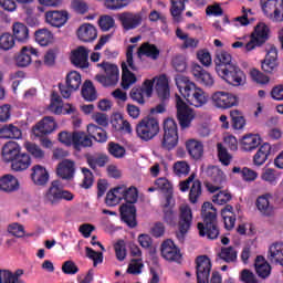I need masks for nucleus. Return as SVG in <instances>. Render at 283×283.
<instances>
[{
	"instance_id": "1",
	"label": "nucleus",
	"mask_w": 283,
	"mask_h": 283,
	"mask_svg": "<svg viewBox=\"0 0 283 283\" xmlns=\"http://www.w3.org/2000/svg\"><path fill=\"white\" fill-rule=\"evenodd\" d=\"M201 219L203 222L197 223L199 237L210 241L218 240L220 235V227L218 224V210L210 201L203 202L201 206Z\"/></svg>"
},
{
	"instance_id": "2",
	"label": "nucleus",
	"mask_w": 283,
	"mask_h": 283,
	"mask_svg": "<svg viewBox=\"0 0 283 283\" xmlns=\"http://www.w3.org/2000/svg\"><path fill=\"white\" fill-rule=\"evenodd\" d=\"M2 158L4 163L11 164V169L15 172H22L31 166V157L27 153L21 151V147L15 142H8L2 149Z\"/></svg>"
},
{
	"instance_id": "3",
	"label": "nucleus",
	"mask_w": 283,
	"mask_h": 283,
	"mask_svg": "<svg viewBox=\"0 0 283 283\" xmlns=\"http://www.w3.org/2000/svg\"><path fill=\"white\" fill-rule=\"evenodd\" d=\"M177 90H179V94L186 98L189 105L195 108H201L208 103L205 92L186 76L177 78Z\"/></svg>"
},
{
	"instance_id": "4",
	"label": "nucleus",
	"mask_w": 283,
	"mask_h": 283,
	"mask_svg": "<svg viewBox=\"0 0 283 283\" xmlns=\"http://www.w3.org/2000/svg\"><path fill=\"white\" fill-rule=\"evenodd\" d=\"M126 203H123L119 208L120 218L130 229L137 227V209L135 203L138 201V191L136 187L126 188L125 195L123 196Z\"/></svg>"
},
{
	"instance_id": "5",
	"label": "nucleus",
	"mask_w": 283,
	"mask_h": 283,
	"mask_svg": "<svg viewBox=\"0 0 283 283\" xmlns=\"http://www.w3.org/2000/svg\"><path fill=\"white\" fill-rule=\"evenodd\" d=\"M63 200L67 202L73 201L74 193L63 189L59 180H53L43 195V202L45 206L57 207Z\"/></svg>"
},
{
	"instance_id": "6",
	"label": "nucleus",
	"mask_w": 283,
	"mask_h": 283,
	"mask_svg": "<svg viewBox=\"0 0 283 283\" xmlns=\"http://www.w3.org/2000/svg\"><path fill=\"white\" fill-rule=\"evenodd\" d=\"M160 148L164 151H174L179 144L178 124L174 118H166L164 120V135L159 140Z\"/></svg>"
},
{
	"instance_id": "7",
	"label": "nucleus",
	"mask_w": 283,
	"mask_h": 283,
	"mask_svg": "<svg viewBox=\"0 0 283 283\" xmlns=\"http://www.w3.org/2000/svg\"><path fill=\"white\" fill-rule=\"evenodd\" d=\"M271 39V28L264 22H258L250 34V40L244 45L245 52L262 48Z\"/></svg>"
},
{
	"instance_id": "8",
	"label": "nucleus",
	"mask_w": 283,
	"mask_h": 283,
	"mask_svg": "<svg viewBox=\"0 0 283 283\" xmlns=\"http://www.w3.org/2000/svg\"><path fill=\"white\" fill-rule=\"evenodd\" d=\"M160 133V126L157 118L144 117L136 127L138 138L145 143L155 139Z\"/></svg>"
},
{
	"instance_id": "9",
	"label": "nucleus",
	"mask_w": 283,
	"mask_h": 283,
	"mask_svg": "<svg viewBox=\"0 0 283 283\" xmlns=\"http://www.w3.org/2000/svg\"><path fill=\"white\" fill-rule=\"evenodd\" d=\"M175 108H177V122L181 130L189 129L196 118V113L178 94L175 95Z\"/></svg>"
},
{
	"instance_id": "10",
	"label": "nucleus",
	"mask_w": 283,
	"mask_h": 283,
	"mask_svg": "<svg viewBox=\"0 0 283 283\" xmlns=\"http://www.w3.org/2000/svg\"><path fill=\"white\" fill-rule=\"evenodd\" d=\"M98 67H102L105 72V75H96V81L102 83L105 87H111L116 85L119 81V69L116 64L109 62H102L98 64Z\"/></svg>"
},
{
	"instance_id": "11",
	"label": "nucleus",
	"mask_w": 283,
	"mask_h": 283,
	"mask_svg": "<svg viewBox=\"0 0 283 283\" xmlns=\"http://www.w3.org/2000/svg\"><path fill=\"white\" fill-rule=\"evenodd\" d=\"M260 6L264 15L272 21H283V0H260Z\"/></svg>"
},
{
	"instance_id": "12",
	"label": "nucleus",
	"mask_w": 283,
	"mask_h": 283,
	"mask_svg": "<svg viewBox=\"0 0 283 283\" xmlns=\"http://www.w3.org/2000/svg\"><path fill=\"white\" fill-rule=\"evenodd\" d=\"M196 178V174H191L188 179L179 182V190L181 192H187L190 188V195H188V198L190 200V203L196 205L198 202V199L202 196V182ZM192 186L190 187V185Z\"/></svg>"
},
{
	"instance_id": "13",
	"label": "nucleus",
	"mask_w": 283,
	"mask_h": 283,
	"mask_svg": "<svg viewBox=\"0 0 283 283\" xmlns=\"http://www.w3.org/2000/svg\"><path fill=\"white\" fill-rule=\"evenodd\" d=\"M219 76H221L223 81L228 82V85H232L233 87H240V85H243L247 80L245 73L237 63L228 66L227 70H224L222 73H219Z\"/></svg>"
},
{
	"instance_id": "14",
	"label": "nucleus",
	"mask_w": 283,
	"mask_h": 283,
	"mask_svg": "<svg viewBox=\"0 0 283 283\" xmlns=\"http://www.w3.org/2000/svg\"><path fill=\"white\" fill-rule=\"evenodd\" d=\"M82 83V76L77 71H71L66 75L65 84L60 83L59 90L63 98H70L72 92H77Z\"/></svg>"
},
{
	"instance_id": "15",
	"label": "nucleus",
	"mask_w": 283,
	"mask_h": 283,
	"mask_svg": "<svg viewBox=\"0 0 283 283\" xmlns=\"http://www.w3.org/2000/svg\"><path fill=\"white\" fill-rule=\"evenodd\" d=\"M212 105L219 109H230L239 105V98L232 93L218 91L212 93Z\"/></svg>"
},
{
	"instance_id": "16",
	"label": "nucleus",
	"mask_w": 283,
	"mask_h": 283,
	"mask_svg": "<svg viewBox=\"0 0 283 283\" xmlns=\"http://www.w3.org/2000/svg\"><path fill=\"white\" fill-rule=\"evenodd\" d=\"M154 85L155 80H145L142 86H135L132 88L129 94L130 98L135 101V103H138V105L144 106L146 103L145 96H147V98L153 96Z\"/></svg>"
},
{
	"instance_id": "17",
	"label": "nucleus",
	"mask_w": 283,
	"mask_h": 283,
	"mask_svg": "<svg viewBox=\"0 0 283 283\" xmlns=\"http://www.w3.org/2000/svg\"><path fill=\"white\" fill-rule=\"evenodd\" d=\"M57 129V123L52 116H45L40 122L35 124L32 132L38 138L46 137L53 134Z\"/></svg>"
},
{
	"instance_id": "18",
	"label": "nucleus",
	"mask_w": 283,
	"mask_h": 283,
	"mask_svg": "<svg viewBox=\"0 0 283 283\" xmlns=\"http://www.w3.org/2000/svg\"><path fill=\"white\" fill-rule=\"evenodd\" d=\"M193 222V213L190 206L179 207V221H177V228L179 229V235L184 238L191 229Z\"/></svg>"
},
{
	"instance_id": "19",
	"label": "nucleus",
	"mask_w": 283,
	"mask_h": 283,
	"mask_svg": "<svg viewBox=\"0 0 283 283\" xmlns=\"http://www.w3.org/2000/svg\"><path fill=\"white\" fill-rule=\"evenodd\" d=\"M197 263V283H209L212 263L208 255H199L195 260Z\"/></svg>"
},
{
	"instance_id": "20",
	"label": "nucleus",
	"mask_w": 283,
	"mask_h": 283,
	"mask_svg": "<svg viewBox=\"0 0 283 283\" xmlns=\"http://www.w3.org/2000/svg\"><path fill=\"white\" fill-rule=\"evenodd\" d=\"M116 18L120 22L125 32H130V30L137 29L143 23L142 14L130 11L118 13Z\"/></svg>"
},
{
	"instance_id": "21",
	"label": "nucleus",
	"mask_w": 283,
	"mask_h": 283,
	"mask_svg": "<svg viewBox=\"0 0 283 283\" xmlns=\"http://www.w3.org/2000/svg\"><path fill=\"white\" fill-rule=\"evenodd\" d=\"M279 50L274 44H271L266 51L264 60L261 61V70L265 74H273L279 67Z\"/></svg>"
},
{
	"instance_id": "22",
	"label": "nucleus",
	"mask_w": 283,
	"mask_h": 283,
	"mask_svg": "<svg viewBox=\"0 0 283 283\" xmlns=\"http://www.w3.org/2000/svg\"><path fill=\"white\" fill-rule=\"evenodd\" d=\"M161 258L168 262L180 263L182 254L176 243L171 239H167L161 243Z\"/></svg>"
},
{
	"instance_id": "23",
	"label": "nucleus",
	"mask_w": 283,
	"mask_h": 283,
	"mask_svg": "<svg viewBox=\"0 0 283 283\" xmlns=\"http://www.w3.org/2000/svg\"><path fill=\"white\" fill-rule=\"evenodd\" d=\"M88 54L90 51L85 46H78L72 51L71 63H73L75 67L86 70L88 67Z\"/></svg>"
},
{
	"instance_id": "24",
	"label": "nucleus",
	"mask_w": 283,
	"mask_h": 283,
	"mask_svg": "<svg viewBox=\"0 0 283 283\" xmlns=\"http://www.w3.org/2000/svg\"><path fill=\"white\" fill-rule=\"evenodd\" d=\"M75 163L71 159L62 160L56 168V175L62 180H72L75 176Z\"/></svg>"
},
{
	"instance_id": "25",
	"label": "nucleus",
	"mask_w": 283,
	"mask_h": 283,
	"mask_svg": "<svg viewBox=\"0 0 283 283\" xmlns=\"http://www.w3.org/2000/svg\"><path fill=\"white\" fill-rule=\"evenodd\" d=\"M69 18V12L64 10H50L45 12V21L56 28L63 27L67 22Z\"/></svg>"
},
{
	"instance_id": "26",
	"label": "nucleus",
	"mask_w": 283,
	"mask_h": 283,
	"mask_svg": "<svg viewBox=\"0 0 283 283\" xmlns=\"http://www.w3.org/2000/svg\"><path fill=\"white\" fill-rule=\"evenodd\" d=\"M233 63L232 55L227 51H221L217 53V56L214 57V70L217 71V74H221L224 70L232 66Z\"/></svg>"
},
{
	"instance_id": "27",
	"label": "nucleus",
	"mask_w": 283,
	"mask_h": 283,
	"mask_svg": "<svg viewBox=\"0 0 283 283\" xmlns=\"http://www.w3.org/2000/svg\"><path fill=\"white\" fill-rule=\"evenodd\" d=\"M72 144L76 151H81L82 148H92L93 140L85 132H74L72 134Z\"/></svg>"
},
{
	"instance_id": "28",
	"label": "nucleus",
	"mask_w": 283,
	"mask_h": 283,
	"mask_svg": "<svg viewBox=\"0 0 283 283\" xmlns=\"http://www.w3.org/2000/svg\"><path fill=\"white\" fill-rule=\"evenodd\" d=\"M266 259L271 264L283 266V243H272L269 247Z\"/></svg>"
},
{
	"instance_id": "29",
	"label": "nucleus",
	"mask_w": 283,
	"mask_h": 283,
	"mask_svg": "<svg viewBox=\"0 0 283 283\" xmlns=\"http://www.w3.org/2000/svg\"><path fill=\"white\" fill-rule=\"evenodd\" d=\"M77 36L83 43H92L97 39V29L91 23H84L77 29Z\"/></svg>"
},
{
	"instance_id": "30",
	"label": "nucleus",
	"mask_w": 283,
	"mask_h": 283,
	"mask_svg": "<svg viewBox=\"0 0 283 283\" xmlns=\"http://www.w3.org/2000/svg\"><path fill=\"white\" fill-rule=\"evenodd\" d=\"M192 76H195L201 85H206V87H212L214 84L212 75L203 70L199 64H195V66H192Z\"/></svg>"
},
{
	"instance_id": "31",
	"label": "nucleus",
	"mask_w": 283,
	"mask_h": 283,
	"mask_svg": "<svg viewBox=\"0 0 283 283\" xmlns=\"http://www.w3.org/2000/svg\"><path fill=\"white\" fill-rule=\"evenodd\" d=\"M38 56V50L33 48L23 46L21 52L15 57L18 67H28L32 63L31 56Z\"/></svg>"
},
{
	"instance_id": "32",
	"label": "nucleus",
	"mask_w": 283,
	"mask_h": 283,
	"mask_svg": "<svg viewBox=\"0 0 283 283\" xmlns=\"http://www.w3.org/2000/svg\"><path fill=\"white\" fill-rule=\"evenodd\" d=\"M155 90L157 91V96L159 101L168 102L170 98V86L167 75H160L157 78V84H155Z\"/></svg>"
},
{
	"instance_id": "33",
	"label": "nucleus",
	"mask_w": 283,
	"mask_h": 283,
	"mask_svg": "<svg viewBox=\"0 0 283 283\" xmlns=\"http://www.w3.org/2000/svg\"><path fill=\"white\" fill-rule=\"evenodd\" d=\"M255 207L262 217L271 218L274 216V206L271 205L268 195L258 197Z\"/></svg>"
},
{
	"instance_id": "34",
	"label": "nucleus",
	"mask_w": 283,
	"mask_h": 283,
	"mask_svg": "<svg viewBox=\"0 0 283 283\" xmlns=\"http://www.w3.org/2000/svg\"><path fill=\"white\" fill-rule=\"evenodd\" d=\"M137 54L139 59H142V56H146L147 59H151V61H158L160 50L156 46V44L145 42L139 46Z\"/></svg>"
},
{
	"instance_id": "35",
	"label": "nucleus",
	"mask_w": 283,
	"mask_h": 283,
	"mask_svg": "<svg viewBox=\"0 0 283 283\" xmlns=\"http://www.w3.org/2000/svg\"><path fill=\"white\" fill-rule=\"evenodd\" d=\"M20 184L13 175L7 174L0 178V190L7 193L18 191Z\"/></svg>"
},
{
	"instance_id": "36",
	"label": "nucleus",
	"mask_w": 283,
	"mask_h": 283,
	"mask_svg": "<svg viewBox=\"0 0 283 283\" xmlns=\"http://www.w3.org/2000/svg\"><path fill=\"white\" fill-rule=\"evenodd\" d=\"M155 187H157V191L166 196L167 206H169V201L174 199V187L171 182L167 178L160 177L155 180Z\"/></svg>"
},
{
	"instance_id": "37",
	"label": "nucleus",
	"mask_w": 283,
	"mask_h": 283,
	"mask_svg": "<svg viewBox=\"0 0 283 283\" xmlns=\"http://www.w3.org/2000/svg\"><path fill=\"white\" fill-rule=\"evenodd\" d=\"M32 174H31V179L33 180L34 185L43 187L48 184L50 176L48 170L41 166V165H35L32 168Z\"/></svg>"
},
{
	"instance_id": "38",
	"label": "nucleus",
	"mask_w": 283,
	"mask_h": 283,
	"mask_svg": "<svg viewBox=\"0 0 283 283\" xmlns=\"http://www.w3.org/2000/svg\"><path fill=\"white\" fill-rule=\"evenodd\" d=\"M87 165L92 170H96L97 168H104L109 163V157L106 154H94L86 155Z\"/></svg>"
},
{
	"instance_id": "39",
	"label": "nucleus",
	"mask_w": 283,
	"mask_h": 283,
	"mask_svg": "<svg viewBox=\"0 0 283 283\" xmlns=\"http://www.w3.org/2000/svg\"><path fill=\"white\" fill-rule=\"evenodd\" d=\"M260 145L261 137L259 135L249 134L244 135L241 139V149L247 153L255 150Z\"/></svg>"
},
{
	"instance_id": "40",
	"label": "nucleus",
	"mask_w": 283,
	"mask_h": 283,
	"mask_svg": "<svg viewBox=\"0 0 283 283\" xmlns=\"http://www.w3.org/2000/svg\"><path fill=\"white\" fill-rule=\"evenodd\" d=\"M271 151H272V147L269 143H264L263 145H261L253 156L254 166H258V167L263 166L269 159Z\"/></svg>"
},
{
	"instance_id": "41",
	"label": "nucleus",
	"mask_w": 283,
	"mask_h": 283,
	"mask_svg": "<svg viewBox=\"0 0 283 283\" xmlns=\"http://www.w3.org/2000/svg\"><path fill=\"white\" fill-rule=\"evenodd\" d=\"M87 134L91 139H94L99 144H105L108 139L106 130L95 124H90L87 126Z\"/></svg>"
},
{
	"instance_id": "42",
	"label": "nucleus",
	"mask_w": 283,
	"mask_h": 283,
	"mask_svg": "<svg viewBox=\"0 0 283 283\" xmlns=\"http://www.w3.org/2000/svg\"><path fill=\"white\" fill-rule=\"evenodd\" d=\"M22 132L13 124H6L0 128V139H21Z\"/></svg>"
},
{
	"instance_id": "43",
	"label": "nucleus",
	"mask_w": 283,
	"mask_h": 283,
	"mask_svg": "<svg viewBox=\"0 0 283 283\" xmlns=\"http://www.w3.org/2000/svg\"><path fill=\"white\" fill-rule=\"evenodd\" d=\"M186 150H188V155H190L195 160H200L203 156V145L201 142L196 139L186 142Z\"/></svg>"
},
{
	"instance_id": "44",
	"label": "nucleus",
	"mask_w": 283,
	"mask_h": 283,
	"mask_svg": "<svg viewBox=\"0 0 283 283\" xmlns=\"http://www.w3.org/2000/svg\"><path fill=\"white\" fill-rule=\"evenodd\" d=\"M122 87L123 90H129L132 85H135L137 83L136 75L129 70L126 62L122 63Z\"/></svg>"
},
{
	"instance_id": "45",
	"label": "nucleus",
	"mask_w": 283,
	"mask_h": 283,
	"mask_svg": "<svg viewBox=\"0 0 283 283\" xmlns=\"http://www.w3.org/2000/svg\"><path fill=\"white\" fill-rule=\"evenodd\" d=\"M13 39L19 41V43H27L29 39V29L22 22H14L12 25Z\"/></svg>"
},
{
	"instance_id": "46",
	"label": "nucleus",
	"mask_w": 283,
	"mask_h": 283,
	"mask_svg": "<svg viewBox=\"0 0 283 283\" xmlns=\"http://www.w3.org/2000/svg\"><path fill=\"white\" fill-rule=\"evenodd\" d=\"M189 0H170V15L175 21L180 22L181 14L186 10V2Z\"/></svg>"
},
{
	"instance_id": "47",
	"label": "nucleus",
	"mask_w": 283,
	"mask_h": 283,
	"mask_svg": "<svg viewBox=\"0 0 283 283\" xmlns=\"http://www.w3.org/2000/svg\"><path fill=\"white\" fill-rule=\"evenodd\" d=\"M82 96L88 103H94L97 99V92L92 81L86 80L82 86Z\"/></svg>"
},
{
	"instance_id": "48",
	"label": "nucleus",
	"mask_w": 283,
	"mask_h": 283,
	"mask_svg": "<svg viewBox=\"0 0 283 283\" xmlns=\"http://www.w3.org/2000/svg\"><path fill=\"white\" fill-rule=\"evenodd\" d=\"M164 223H167L170 227H176L177 224V216L171 207V200L164 203Z\"/></svg>"
},
{
	"instance_id": "49",
	"label": "nucleus",
	"mask_w": 283,
	"mask_h": 283,
	"mask_svg": "<svg viewBox=\"0 0 283 283\" xmlns=\"http://www.w3.org/2000/svg\"><path fill=\"white\" fill-rule=\"evenodd\" d=\"M280 177L281 174L273 168H266L261 174V180L269 184L270 186H276Z\"/></svg>"
},
{
	"instance_id": "50",
	"label": "nucleus",
	"mask_w": 283,
	"mask_h": 283,
	"mask_svg": "<svg viewBox=\"0 0 283 283\" xmlns=\"http://www.w3.org/2000/svg\"><path fill=\"white\" fill-rule=\"evenodd\" d=\"M35 41L42 48H46L53 41V34L48 29H40L35 32Z\"/></svg>"
},
{
	"instance_id": "51",
	"label": "nucleus",
	"mask_w": 283,
	"mask_h": 283,
	"mask_svg": "<svg viewBox=\"0 0 283 283\" xmlns=\"http://www.w3.org/2000/svg\"><path fill=\"white\" fill-rule=\"evenodd\" d=\"M217 157L219 158V163L224 167H229L232 160V155L228 151L227 147H224L221 143L217 144Z\"/></svg>"
},
{
	"instance_id": "52",
	"label": "nucleus",
	"mask_w": 283,
	"mask_h": 283,
	"mask_svg": "<svg viewBox=\"0 0 283 283\" xmlns=\"http://www.w3.org/2000/svg\"><path fill=\"white\" fill-rule=\"evenodd\" d=\"M230 118L232 123V128L234 130H241L245 126V119L242 113L238 109L230 111Z\"/></svg>"
},
{
	"instance_id": "53",
	"label": "nucleus",
	"mask_w": 283,
	"mask_h": 283,
	"mask_svg": "<svg viewBox=\"0 0 283 283\" xmlns=\"http://www.w3.org/2000/svg\"><path fill=\"white\" fill-rule=\"evenodd\" d=\"M219 258L226 263H233L238 259V252L233 247L221 248V253Z\"/></svg>"
},
{
	"instance_id": "54",
	"label": "nucleus",
	"mask_w": 283,
	"mask_h": 283,
	"mask_svg": "<svg viewBox=\"0 0 283 283\" xmlns=\"http://www.w3.org/2000/svg\"><path fill=\"white\" fill-rule=\"evenodd\" d=\"M108 153L111 156H113L116 159H122L126 155V149L122 145L111 142L108 144Z\"/></svg>"
},
{
	"instance_id": "55",
	"label": "nucleus",
	"mask_w": 283,
	"mask_h": 283,
	"mask_svg": "<svg viewBox=\"0 0 283 283\" xmlns=\"http://www.w3.org/2000/svg\"><path fill=\"white\" fill-rule=\"evenodd\" d=\"M25 149L31 156H33L34 159L42 160L45 157L44 150H42L40 146L34 143H25Z\"/></svg>"
},
{
	"instance_id": "56",
	"label": "nucleus",
	"mask_w": 283,
	"mask_h": 283,
	"mask_svg": "<svg viewBox=\"0 0 283 283\" xmlns=\"http://www.w3.org/2000/svg\"><path fill=\"white\" fill-rule=\"evenodd\" d=\"M250 77L254 83H258V85H268V83H270V77L258 69L250 71Z\"/></svg>"
},
{
	"instance_id": "57",
	"label": "nucleus",
	"mask_w": 283,
	"mask_h": 283,
	"mask_svg": "<svg viewBox=\"0 0 283 283\" xmlns=\"http://www.w3.org/2000/svg\"><path fill=\"white\" fill-rule=\"evenodd\" d=\"M15 45V38L10 33H3L0 36V48L1 50H4L6 52L8 50H12Z\"/></svg>"
},
{
	"instance_id": "58",
	"label": "nucleus",
	"mask_w": 283,
	"mask_h": 283,
	"mask_svg": "<svg viewBox=\"0 0 283 283\" xmlns=\"http://www.w3.org/2000/svg\"><path fill=\"white\" fill-rule=\"evenodd\" d=\"M172 169L177 177H182V176L186 177L190 172V166L185 160L175 163V165L172 166Z\"/></svg>"
},
{
	"instance_id": "59",
	"label": "nucleus",
	"mask_w": 283,
	"mask_h": 283,
	"mask_svg": "<svg viewBox=\"0 0 283 283\" xmlns=\"http://www.w3.org/2000/svg\"><path fill=\"white\" fill-rule=\"evenodd\" d=\"M208 172H210V179H212L214 185L222 186L226 182V176L219 168L212 167L210 170H208Z\"/></svg>"
},
{
	"instance_id": "60",
	"label": "nucleus",
	"mask_w": 283,
	"mask_h": 283,
	"mask_svg": "<svg viewBox=\"0 0 283 283\" xmlns=\"http://www.w3.org/2000/svg\"><path fill=\"white\" fill-rule=\"evenodd\" d=\"M98 24L102 32H109V30L115 27V20L113 17L105 14L99 18Z\"/></svg>"
},
{
	"instance_id": "61",
	"label": "nucleus",
	"mask_w": 283,
	"mask_h": 283,
	"mask_svg": "<svg viewBox=\"0 0 283 283\" xmlns=\"http://www.w3.org/2000/svg\"><path fill=\"white\" fill-rule=\"evenodd\" d=\"M105 7L109 10H120L127 7L132 0H104Z\"/></svg>"
},
{
	"instance_id": "62",
	"label": "nucleus",
	"mask_w": 283,
	"mask_h": 283,
	"mask_svg": "<svg viewBox=\"0 0 283 283\" xmlns=\"http://www.w3.org/2000/svg\"><path fill=\"white\" fill-rule=\"evenodd\" d=\"M86 255L88 259L93 260L94 268L103 263L104 256L102 252H97L94 249L86 247Z\"/></svg>"
},
{
	"instance_id": "63",
	"label": "nucleus",
	"mask_w": 283,
	"mask_h": 283,
	"mask_svg": "<svg viewBox=\"0 0 283 283\" xmlns=\"http://www.w3.org/2000/svg\"><path fill=\"white\" fill-rule=\"evenodd\" d=\"M133 263L128 265L127 273L132 275H139L143 272L144 264L142 263V259H133Z\"/></svg>"
},
{
	"instance_id": "64",
	"label": "nucleus",
	"mask_w": 283,
	"mask_h": 283,
	"mask_svg": "<svg viewBox=\"0 0 283 283\" xmlns=\"http://www.w3.org/2000/svg\"><path fill=\"white\" fill-rule=\"evenodd\" d=\"M172 67H175V71L177 72H186L187 70V62L185 56L177 55L172 57Z\"/></svg>"
}]
</instances>
